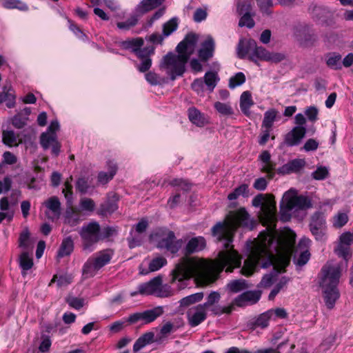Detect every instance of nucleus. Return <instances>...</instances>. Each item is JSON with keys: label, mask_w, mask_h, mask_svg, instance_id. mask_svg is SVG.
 Wrapping results in <instances>:
<instances>
[{"label": "nucleus", "mask_w": 353, "mask_h": 353, "mask_svg": "<svg viewBox=\"0 0 353 353\" xmlns=\"http://www.w3.org/2000/svg\"><path fill=\"white\" fill-rule=\"evenodd\" d=\"M239 227L253 228V222L244 208L230 212L223 222L217 223L212 229V235L219 241H223L224 250L219 252L215 260L185 256L178 263V281L194 278L198 285H208L214 282L225 268L232 272L241 264V256L230 243Z\"/></svg>", "instance_id": "nucleus-1"}, {"label": "nucleus", "mask_w": 353, "mask_h": 353, "mask_svg": "<svg viewBox=\"0 0 353 353\" xmlns=\"http://www.w3.org/2000/svg\"><path fill=\"white\" fill-rule=\"evenodd\" d=\"M254 207H261L259 219L266 226L252 243L250 254L241 270L245 276L251 275L257 265L265 268L272 265L281 272L288 265L293 251L295 234L279 236L276 230V209L274 197L269 194H259L252 199Z\"/></svg>", "instance_id": "nucleus-2"}, {"label": "nucleus", "mask_w": 353, "mask_h": 353, "mask_svg": "<svg viewBox=\"0 0 353 353\" xmlns=\"http://www.w3.org/2000/svg\"><path fill=\"white\" fill-rule=\"evenodd\" d=\"M340 276L341 268L339 265H332L327 263L322 268L319 285L322 290L324 302L328 309H332L334 307L336 301L340 296L337 288Z\"/></svg>", "instance_id": "nucleus-3"}, {"label": "nucleus", "mask_w": 353, "mask_h": 353, "mask_svg": "<svg viewBox=\"0 0 353 353\" xmlns=\"http://www.w3.org/2000/svg\"><path fill=\"white\" fill-rule=\"evenodd\" d=\"M311 201L307 196L298 195L295 189L286 191L280 203V216L283 221H289L294 215L303 219L305 211L311 207Z\"/></svg>", "instance_id": "nucleus-4"}, {"label": "nucleus", "mask_w": 353, "mask_h": 353, "mask_svg": "<svg viewBox=\"0 0 353 353\" xmlns=\"http://www.w3.org/2000/svg\"><path fill=\"white\" fill-rule=\"evenodd\" d=\"M163 313V307L162 306H157L143 312L133 313L126 320L117 321L112 323L109 328L112 333H118L125 327L126 322H128L130 324H134L141 321L143 324H149L154 321Z\"/></svg>", "instance_id": "nucleus-5"}, {"label": "nucleus", "mask_w": 353, "mask_h": 353, "mask_svg": "<svg viewBox=\"0 0 353 353\" xmlns=\"http://www.w3.org/2000/svg\"><path fill=\"white\" fill-rule=\"evenodd\" d=\"M114 252L107 249L99 251L90 256L83 266V275L85 278L94 276L105 265L110 263Z\"/></svg>", "instance_id": "nucleus-6"}, {"label": "nucleus", "mask_w": 353, "mask_h": 353, "mask_svg": "<svg viewBox=\"0 0 353 353\" xmlns=\"http://www.w3.org/2000/svg\"><path fill=\"white\" fill-rule=\"evenodd\" d=\"M83 250L90 253L95 249V245L101 240V227L97 221L84 224L80 229Z\"/></svg>", "instance_id": "nucleus-7"}, {"label": "nucleus", "mask_w": 353, "mask_h": 353, "mask_svg": "<svg viewBox=\"0 0 353 353\" xmlns=\"http://www.w3.org/2000/svg\"><path fill=\"white\" fill-rule=\"evenodd\" d=\"M150 241L160 250L175 252L174 232L168 228H158L150 236Z\"/></svg>", "instance_id": "nucleus-8"}, {"label": "nucleus", "mask_w": 353, "mask_h": 353, "mask_svg": "<svg viewBox=\"0 0 353 353\" xmlns=\"http://www.w3.org/2000/svg\"><path fill=\"white\" fill-rule=\"evenodd\" d=\"M198 36L194 33H189L185 39L178 43V62L185 61L194 50Z\"/></svg>", "instance_id": "nucleus-9"}, {"label": "nucleus", "mask_w": 353, "mask_h": 353, "mask_svg": "<svg viewBox=\"0 0 353 353\" xmlns=\"http://www.w3.org/2000/svg\"><path fill=\"white\" fill-rule=\"evenodd\" d=\"M159 70L170 82L174 81L176 78V54L173 52L165 54L160 62Z\"/></svg>", "instance_id": "nucleus-10"}, {"label": "nucleus", "mask_w": 353, "mask_h": 353, "mask_svg": "<svg viewBox=\"0 0 353 353\" xmlns=\"http://www.w3.org/2000/svg\"><path fill=\"white\" fill-rule=\"evenodd\" d=\"M285 59L283 53L270 52L261 46L256 45L253 54H251V61L256 63L258 59L272 63H279Z\"/></svg>", "instance_id": "nucleus-11"}, {"label": "nucleus", "mask_w": 353, "mask_h": 353, "mask_svg": "<svg viewBox=\"0 0 353 353\" xmlns=\"http://www.w3.org/2000/svg\"><path fill=\"white\" fill-rule=\"evenodd\" d=\"M352 244H353V232H344L339 236V241L334 251L339 256L347 261L351 256L350 245Z\"/></svg>", "instance_id": "nucleus-12"}, {"label": "nucleus", "mask_w": 353, "mask_h": 353, "mask_svg": "<svg viewBox=\"0 0 353 353\" xmlns=\"http://www.w3.org/2000/svg\"><path fill=\"white\" fill-rule=\"evenodd\" d=\"M176 29V17H172L163 26L162 34L157 32L148 37V41L154 45L162 44L165 38L169 37Z\"/></svg>", "instance_id": "nucleus-13"}, {"label": "nucleus", "mask_w": 353, "mask_h": 353, "mask_svg": "<svg viewBox=\"0 0 353 353\" xmlns=\"http://www.w3.org/2000/svg\"><path fill=\"white\" fill-rule=\"evenodd\" d=\"M325 221L323 216L320 213L314 214L310 224V231L316 240L323 239L325 230Z\"/></svg>", "instance_id": "nucleus-14"}, {"label": "nucleus", "mask_w": 353, "mask_h": 353, "mask_svg": "<svg viewBox=\"0 0 353 353\" xmlns=\"http://www.w3.org/2000/svg\"><path fill=\"white\" fill-rule=\"evenodd\" d=\"M154 53V47L152 46L143 48L141 51L137 52V57L141 63L137 64V68L141 72H145L151 68L152 59L150 57Z\"/></svg>", "instance_id": "nucleus-15"}, {"label": "nucleus", "mask_w": 353, "mask_h": 353, "mask_svg": "<svg viewBox=\"0 0 353 353\" xmlns=\"http://www.w3.org/2000/svg\"><path fill=\"white\" fill-rule=\"evenodd\" d=\"M187 317L189 324L192 327L199 325L202 323L207 317L206 310L204 308V305L200 304L190 308L187 312Z\"/></svg>", "instance_id": "nucleus-16"}, {"label": "nucleus", "mask_w": 353, "mask_h": 353, "mask_svg": "<svg viewBox=\"0 0 353 353\" xmlns=\"http://www.w3.org/2000/svg\"><path fill=\"white\" fill-rule=\"evenodd\" d=\"M261 295L260 291H248L235 298L232 303L239 307L252 305L260 299Z\"/></svg>", "instance_id": "nucleus-17"}, {"label": "nucleus", "mask_w": 353, "mask_h": 353, "mask_svg": "<svg viewBox=\"0 0 353 353\" xmlns=\"http://www.w3.org/2000/svg\"><path fill=\"white\" fill-rule=\"evenodd\" d=\"M43 204L48 210L46 214L48 219L54 221L59 218L61 215V203L58 197L52 196L47 199Z\"/></svg>", "instance_id": "nucleus-18"}, {"label": "nucleus", "mask_w": 353, "mask_h": 353, "mask_svg": "<svg viewBox=\"0 0 353 353\" xmlns=\"http://www.w3.org/2000/svg\"><path fill=\"white\" fill-rule=\"evenodd\" d=\"M161 282L162 278L160 276H158L153 278L148 283H141L138 285L140 294L143 296H156L159 285H161Z\"/></svg>", "instance_id": "nucleus-19"}, {"label": "nucleus", "mask_w": 353, "mask_h": 353, "mask_svg": "<svg viewBox=\"0 0 353 353\" xmlns=\"http://www.w3.org/2000/svg\"><path fill=\"white\" fill-rule=\"evenodd\" d=\"M306 130L303 126L294 127L285 137V142L288 145L293 146L298 145L304 137Z\"/></svg>", "instance_id": "nucleus-20"}, {"label": "nucleus", "mask_w": 353, "mask_h": 353, "mask_svg": "<svg viewBox=\"0 0 353 353\" xmlns=\"http://www.w3.org/2000/svg\"><path fill=\"white\" fill-rule=\"evenodd\" d=\"M254 40L240 41L237 48V54L241 59L248 57L251 60V54H253L254 49L256 47Z\"/></svg>", "instance_id": "nucleus-21"}, {"label": "nucleus", "mask_w": 353, "mask_h": 353, "mask_svg": "<svg viewBox=\"0 0 353 353\" xmlns=\"http://www.w3.org/2000/svg\"><path fill=\"white\" fill-rule=\"evenodd\" d=\"M214 50V41L211 36H208L199 50V57L205 61L213 56Z\"/></svg>", "instance_id": "nucleus-22"}, {"label": "nucleus", "mask_w": 353, "mask_h": 353, "mask_svg": "<svg viewBox=\"0 0 353 353\" xmlns=\"http://www.w3.org/2000/svg\"><path fill=\"white\" fill-rule=\"evenodd\" d=\"M206 246V241L203 236L192 238L187 243L184 250L185 254H190L203 250Z\"/></svg>", "instance_id": "nucleus-23"}, {"label": "nucleus", "mask_w": 353, "mask_h": 353, "mask_svg": "<svg viewBox=\"0 0 353 353\" xmlns=\"http://www.w3.org/2000/svg\"><path fill=\"white\" fill-rule=\"evenodd\" d=\"M108 172L101 171L98 174V181L101 184H106L112 180L117 172V165L112 160H109L106 163Z\"/></svg>", "instance_id": "nucleus-24"}, {"label": "nucleus", "mask_w": 353, "mask_h": 353, "mask_svg": "<svg viewBox=\"0 0 353 353\" xmlns=\"http://www.w3.org/2000/svg\"><path fill=\"white\" fill-rule=\"evenodd\" d=\"M16 96L14 91L10 85L3 86L0 92V104L6 103L8 108H13L15 105Z\"/></svg>", "instance_id": "nucleus-25"}, {"label": "nucleus", "mask_w": 353, "mask_h": 353, "mask_svg": "<svg viewBox=\"0 0 353 353\" xmlns=\"http://www.w3.org/2000/svg\"><path fill=\"white\" fill-rule=\"evenodd\" d=\"M190 121L198 127H203L208 123L207 117L194 107H191L188 110Z\"/></svg>", "instance_id": "nucleus-26"}, {"label": "nucleus", "mask_w": 353, "mask_h": 353, "mask_svg": "<svg viewBox=\"0 0 353 353\" xmlns=\"http://www.w3.org/2000/svg\"><path fill=\"white\" fill-rule=\"evenodd\" d=\"M74 241L71 236H67L62 240L57 254L58 259L70 256L74 250Z\"/></svg>", "instance_id": "nucleus-27"}, {"label": "nucleus", "mask_w": 353, "mask_h": 353, "mask_svg": "<svg viewBox=\"0 0 353 353\" xmlns=\"http://www.w3.org/2000/svg\"><path fill=\"white\" fill-rule=\"evenodd\" d=\"M304 165V160L296 159L281 167L279 172L283 174L297 172L303 168Z\"/></svg>", "instance_id": "nucleus-28"}, {"label": "nucleus", "mask_w": 353, "mask_h": 353, "mask_svg": "<svg viewBox=\"0 0 353 353\" xmlns=\"http://www.w3.org/2000/svg\"><path fill=\"white\" fill-rule=\"evenodd\" d=\"M167 264V260L163 256H157L153 258L148 263V269H140V273L145 275L150 272H156Z\"/></svg>", "instance_id": "nucleus-29"}, {"label": "nucleus", "mask_w": 353, "mask_h": 353, "mask_svg": "<svg viewBox=\"0 0 353 353\" xmlns=\"http://www.w3.org/2000/svg\"><path fill=\"white\" fill-rule=\"evenodd\" d=\"M153 342H155L154 333L153 332H145L135 341L133 345V350L137 352Z\"/></svg>", "instance_id": "nucleus-30"}, {"label": "nucleus", "mask_w": 353, "mask_h": 353, "mask_svg": "<svg viewBox=\"0 0 353 353\" xmlns=\"http://www.w3.org/2000/svg\"><path fill=\"white\" fill-rule=\"evenodd\" d=\"M164 0H143L136 7V11L139 13H145L159 7Z\"/></svg>", "instance_id": "nucleus-31"}, {"label": "nucleus", "mask_w": 353, "mask_h": 353, "mask_svg": "<svg viewBox=\"0 0 353 353\" xmlns=\"http://www.w3.org/2000/svg\"><path fill=\"white\" fill-rule=\"evenodd\" d=\"M143 45V40L141 38H135L121 41L120 46L125 50H130L135 52L137 55V52L141 51V47Z\"/></svg>", "instance_id": "nucleus-32"}, {"label": "nucleus", "mask_w": 353, "mask_h": 353, "mask_svg": "<svg viewBox=\"0 0 353 353\" xmlns=\"http://www.w3.org/2000/svg\"><path fill=\"white\" fill-rule=\"evenodd\" d=\"M174 328V324L170 321L166 322L160 329L155 337V343L161 344L164 343L169 337Z\"/></svg>", "instance_id": "nucleus-33"}, {"label": "nucleus", "mask_w": 353, "mask_h": 353, "mask_svg": "<svg viewBox=\"0 0 353 353\" xmlns=\"http://www.w3.org/2000/svg\"><path fill=\"white\" fill-rule=\"evenodd\" d=\"M208 90L212 92L216 86L220 79L218 74L215 72L208 71L205 72L203 79Z\"/></svg>", "instance_id": "nucleus-34"}, {"label": "nucleus", "mask_w": 353, "mask_h": 353, "mask_svg": "<svg viewBox=\"0 0 353 353\" xmlns=\"http://www.w3.org/2000/svg\"><path fill=\"white\" fill-rule=\"evenodd\" d=\"M145 79L151 85H163L170 83L165 76H160L154 72H148L145 74Z\"/></svg>", "instance_id": "nucleus-35"}, {"label": "nucleus", "mask_w": 353, "mask_h": 353, "mask_svg": "<svg viewBox=\"0 0 353 353\" xmlns=\"http://www.w3.org/2000/svg\"><path fill=\"white\" fill-rule=\"evenodd\" d=\"M253 103L251 93L249 91L243 92L240 97V108L245 114H248L249 109Z\"/></svg>", "instance_id": "nucleus-36"}, {"label": "nucleus", "mask_w": 353, "mask_h": 353, "mask_svg": "<svg viewBox=\"0 0 353 353\" xmlns=\"http://www.w3.org/2000/svg\"><path fill=\"white\" fill-rule=\"evenodd\" d=\"M326 63L332 69L339 70L341 68V56L336 52L330 53L326 56Z\"/></svg>", "instance_id": "nucleus-37"}, {"label": "nucleus", "mask_w": 353, "mask_h": 353, "mask_svg": "<svg viewBox=\"0 0 353 353\" xmlns=\"http://www.w3.org/2000/svg\"><path fill=\"white\" fill-rule=\"evenodd\" d=\"M278 112L275 109H270L264 114L262 127L266 129H271L277 117Z\"/></svg>", "instance_id": "nucleus-38"}, {"label": "nucleus", "mask_w": 353, "mask_h": 353, "mask_svg": "<svg viewBox=\"0 0 353 353\" xmlns=\"http://www.w3.org/2000/svg\"><path fill=\"white\" fill-rule=\"evenodd\" d=\"M57 141V136L55 133L43 132L40 137V143L44 150H47L54 143Z\"/></svg>", "instance_id": "nucleus-39"}, {"label": "nucleus", "mask_w": 353, "mask_h": 353, "mask_svg": "<svg viewBox=\"0 0 353 353\" xmlns=\"http://www.w3.org/2000/svg\"><path fill=\"white\" fill-rule=\"evenodd\" d=\"M214 108L221 115L230 116L234 113L233 108L230 103L216 101L214 103Z\"/></svg>", "instance_id": "nucleus-40"}, {"label": "nucleus", "mask_w": 353, "mask_h": 353, "mask_svg": "<svg viewBox=\"0 0 353 353\" xmlns=\"http://www.w3.org/2000/svg\"><path fill=\"white\" fill-rule=\"evenodd\" d=\"M2 4L4 8L8 9H18L25 11L28 9V6L21 0H3Z\"/></svg>", "instance_id": "nucleus-41"}, {"label": "nucleus", "mask_w": 353, "mask_h": 353, "mask_svg": "<svg viewBox=\"0 0 353 353\" xmlns=\"http://www.w3.org/2000/svg\"><path fill=\"white\" fill-rule=\"evenodd\" d=\"M80 221L79 214L75 209L70 208L65 212V221L69 225L74 226Z\"/></svg>", "instance_id": "nucleus-42"}, {"label": "nucleus", "mask_w": 353, "mask_h": 353, "mask_svg": "<svg viewBox=\"0 0 353 353\" xmlns=\"http://www.w3.org/2000/svg\"><path fill=\"white\" fill-rule=\"evenodd\" d=\"M19 265L23 274L25 271L29 270L33 266L32 258L27 252H23L19 256Z\"/></svg>", "instance_id": "nucleus-43"}, {"label": "nucleus", "mask_w": 353, "mask_h": 353, "mask_svg": "<svg viewBox=\"0 0 353 353\" xmlns=\"http://www.w3.org/2000/svg\"><path fill=\"white\" fill-rule=\"evenodd\" d=\"M245 76L243 72H237L230 78L228 87L230 89H234L236 87L243 85L245 82Z\"/></svg>", "instance_id": "nucleus-44"}, {"label": "nucleus", "mask_w": 353, "mask_h": 353, "mask_svg": "<svg viewBox=\"0 0 353 353\" xmlns=\"http://www.w3.org/2000/svg\"><path fill=\"white\" fill-rule=\"evenodd\" d=\"M249 194L248 185L246 184H242L238 188H235L234 190L230 193L228 196L229 200H234L239 196H248Z\"/></svg>", "instance_id": "nucleus-45"}, {"label": "nucleus", "mask_w": 353, "mask_h": 353, "mask_svg": "<svg viewBox=\"0 0 353 353\" xmlns=\"http://www.w3.org/2000/svg\"><path fill=\"white\" fill-rule=\"evenodd\" d=\"M72 276L71 274H63L59 276L54 275L50 283V285L53 282H57L58 287L65 286L71 283Z\"/></svg>", "instance_id": "nucleus-46"}, {"label": "nucleus", "mask_w": 353, "mask_h": 353, "mask_svg": "<svg viewBox=\"0 0 353 353\" xmlns=\"http://www.w3.org/2000/svg\"><path fill=\"white\" fill-rule=\"evenodd\" d=\"M203 298V292L195 293L182 299L180 301L181 306H188L191 304L195 303L201 301Z\"/></svg>", "instance_id": "nucleus-47"}, {"label": "nucleus", "mask_w": 353, "mask_h": 353, "mask_svg": "<svg viewBox=\"0 0 353 353\" xmlns=\"http://www.w3.org/2000/svg\"><path fill=\"white\" fill-rule=\"evenodd\" d=\"M2 140L3 143L8 146L17 145V137L12 130H3Z\"/></svg>", "instance_id": "nucleus-48"}, {"label": "nucleus", "mask_w": 353, "mask_h": 353, "mask_svg": "<svg viewBox=\"0 0 353 353\" xmlns=\"http://www.w3.org/2000/svg\"><path fill=\"white\" fill-rule=\"evenodd\" d=\"M79 208L82 212H92L95 209V203L90 198H82L79 202Z\"/></svg>", "instance_id": "nucleus-49"}, {"label": "nucleus", "mask_w": 353, "mask_h": 353, "mask_svg": "<svg viewBox=\"0 0 353 353\" xmlns=\"http://www.w3.org/2000/svg\"><path fill=\"white\" fill-rule=\"evenodd\" d=\"M247 288V283L243 279L234 280L228 284V288L232 292H239Z\"/></svg>", "instance_id": "nucleus-50"}, {"label": "nucleus", "mask_w": 353, "mask_h": 353, "mask_svg": "<svg viewBox=\"0 0 353 353\" xmlns=\"http://www.w3.org/2000/svg\"><path fill=\"white\" fill-rule=\"evenodd\" d=\"M138 20V17L136 14H133L125 21L118 22L117 26L120 30H128L137 23Z\"/></svg>", "instance_id": "nucleus-51"}, {"label": "nucleus", "mask_w": 353, "mask_h": 353, "mask_svg": "<svg viewBox=\"0 0 353 353\" xmlns=\"http://www.w3.org/2000/svg\"><path fill=\"white\" fill-rule=\"evenodd\" d=\"M348 221V216L345 212H339L332 219L333 226L340 228L345 225Z\"/></svg>", "instance_id": "nucleus-52"}, {"label": "nucleus", "mask_w": 353, "mask_h": 353, "mask_svg": "<svg viewBox=\"0 0 353 353\" xmlns=\"http://www.w3.org/2000/svg\"><path fill=\"white\" fill-rule=\"evenodd\" d=\"M118 208L116 201H107L101 205L100 212L103 215L108 214H112L115 212Z\"/></svg>", "instance_id": "nucleus-53"}, {"label": "nucleus", "mask_w": 353, "mask_h": 353, "mask_svg": "<svg viewBox=\"0 0 353 353\" xmlns=\"http://www.w3.org/2000/svg\"><path fill=\"white\" fill-rule=\"evenodd\" d=\"M268 311L273 321H276L277 319H285L288 317V312L283 307H276L275 309L269 310Z\"/></svg>", "instance_id": "nucleus-54"}, {"label": "nucleus", "mask_w": 353, "mask_h": 353, "mask_svg": "<svg viewBox=\"0 0 353 353\" xmlns=\"http://www.w3.org/2000/svg\"><path fill=\"white\" fill-rule=\"evenodd\" d=\"M272 320L271 316L270 314L269 311L261 314L256 320L255 325L258 327H261L262 328L266 327L269 321Z\"/></svg>", "instance_id": "nucleus-55"}, {"label": "nucleus", "mask_w": 353, "mask_h": 353, "mask_svg": "<svg viewBox=\"0 0 353 353\" xmlns=\"http://www.w3.org/2000/svg\"><path fill=\"white\" fill-rule=\"evenodd\" d=\"M220 294L217 292H212L207 297L206 302L201 305H204V308L206 310L208 307L213 306L215 303H218L220 300Z\"/></svg>", "instance_id": "nucleus-56"}, {"label": "nucleus", "mask_w": 353, "mask_h": 353, "mask_svg": "<svg viewBox=\"0 0 353 353\" xmlns=\"http://www.w3.org/2000/svg\"><path fill=\"white\" fill-rule=\"evenodd\" d=\"M173 290L170 286L168 285H163L161 283V285H159L156 296L165 298L169 297L173 295Z\"/></svg>", "instance_id": "nucleus-57"}, {"label": "nucleus", "mask_w": 353, "mask_h": 353, "mask_svg": "<svg viewBox=\"0 0 353 353\" xmlns=\"http://www.w3.org/2000/svg\"><path fill=\"white\" fill-rule=\"evenodd\" d=\"M233 303L228 306L215 305L212 307L211 311L216 315L230 314L233 310Z\"/></svg>", "instance_id": "nucleus-58"}, {"label": "nucleus", "mask_w": 353, "mask_h": 353, "mask_svg": "<svg viewBox=\"0 0 353 353\" xmlns=\"http://www.w3.org/2000/svg\"><path fill=\"white\" fill-rule=\"evenodd\" d=\"M287 283L288 280L285 278L281 279L270 292L269 299L273 300L279 292L286 285Z\"/></svg>", "instance_id": "nucleus-59"}, {"label": "nucleus", "mask_w": 353, "mask_h": 353, "mask_svg": "<svg viewBox=\"0 0 353 353\" xmlns=\"http://www.w3.org/2000/svg\"><path fill=\"white\" fill-rule=\"evenodd\" d=\"M243 16L239 20V26L241 27L246 26L248 28H252L254 26V22L250 13H243Z\"/></svg>", "instance_id": "nucleus-60"}, {"label": "nucleus", "mask_w": 353, "mask_h": 353, "mask_svg": "<svg viewBox=\"0 0 353 353\" xmlns=\"http://www.w3.org/2000/svg\"><path fill=\"white\" fill-rule=\"evenodd\" d=\"M69 23V29L75 34L77 37L82 41L87 39V36L83 32V31L75 25L71 20H68Z\"/></svg>", "instance_id": "nucleus-61"}, {"label": "nucleus", "mask_w": 353, "mask_h": 353, "mask_svg": "<svg viewBox=\"0 0 353 353\" xmlns=\"http://www.w3.org/2000/svg\"><path fill=\"white\" fill-rule=\"evenodd\" d=\"M65 188L63 190V193L66 199L68 205H71L73 202L72 186L69 181L65 183Z\"/></svg>", "instance_id": "nucleus-62"}, {"label": "nucleus", "mask_w": 353, "mask_h": 353, "mask_svg": "<svg viewBox=\"0 0 353 353\" xmlns=\"http://www.w3.org/2000/svg\"><path fill=\"white\" fill-rule=\"evenodd\" d=\"M204 81L202 78H197L194 80L191 85L192 89L198 94L202 95L204 92Z\"/></svg>", "instance_id": "nucleus-63"}, {"label": "nucleus", "mask_w": 353, "mask_h": 353, "mask_svg": "<svg viewBox=\"0 0 353 353\" xmlns=\"http://www.w3.org/2000/svg\"><path fill=\"white\" fill-rule=\"evenodd\" d=\"M328 173L329 172L326 167L320 166L312 172V176L316 180H323L327 176Z\"/></svg>", "instance_id": "nucleus-64"}]
</instances>
